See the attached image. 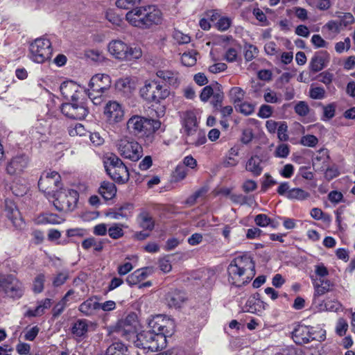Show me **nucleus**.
Segmentation results:
<instances>
[{"label": "nucleus", "instance_id": "f257e3e1", "mask_svg": "<svg viewBox=\"0 0 355 355\" xmlns=\"http://www.w3.org/2000/svg\"><path fill=\"white\" fill-rule=\"evenodd\" d=\"M227 273L230 284L241 286L248 283L254 275V263L247 255L238 256L228 266Z\"/></svg>", "mask_w": 355, "mask_h": 355}, {"label": "nucleus", "instance_id": "f03ea898", "mask_svg": "<svg viewBox=\"0 0 355 355\" xmlns=\"http://www.w3.org/2000/svg\"><path fill=\"white\" fill-rule=\"evenodd\" d=\"M125 19L132 26L148 28L160 23L162 12L154 6L137 7L127 12Z\"/></svg>", "mask_w": 355, "mask_h": 355}, {"label": "nucleus", "instance_id": "7ed1b4c3", "mask_svg": "<svg viewBox=\"0 0 355 355\" xmlns=\"http://www.w3.org/2000/svg\"><path fill=\"white\" fill-rule=\"evenodd\" d=\"M182 130L185 141L189 145L198 146L207 141L205 132L198 128L196 116L193 111L184 113Z\"/></svg>", "mask_w": 355, "mask_h": 355}, {"label": "nucleus", "instance_id": "20e7f679", "mask_svg": "<svg viewBox=\"0 0 355 355\" xmlns=\"http://www.w3.org/2000/svg\"><path fill=\"white\" fill-rule=\"evenodd\" d=\"M107 50L113 58L120 61H132L142 55L139 47L129 45L119 40H112L107 45Z\"/></svg>", "mask_w": 355, "mask_h": 355}, {"label": "nucleus", "instance_id": "39448f33", "mask_svg": "<svg viewBox=\"0 0 355 355\" xmlns=\"http://www.w3.org/2000/svg\"><path fill=\"white\" fill-rule=\"evenodd\" d=\"M104 166L107 173L115 182L121 184L129 180V173L126 166L116 155L111 154L104 160Z\"/></svg>", "mask_w": 355, "mask_h": 355}, {"label": "nucleus", "instance_id": "423d86ee", "mask_svg": "<svg viewBox=\"0 0 355 355\" xmlns=\"http://www.w3.org/2000/svg\"><path fill=\"white\" fill-rule=\"evenodd\" d=\"M292 338L298 345L306 344L312 340L322 341L325 339V331L320 328L298 324L292 331Z\"/></svg>", "mask_w": 355, "mask_h": 355}, {"label": "nucleus", "instance_id": "0eeeda50", "mask_svg": "<svg viewBox=\"0 0 355 355\" xmlns=\"http://www.w3.org/2000/svg\"><path fill=\"white\" fill-rule=\"evenodd\" d=\"M134 343L139 348L148 349L150 351H157L165 346V338L150 329L144 330L135 336Z\"/></svg>", "mask_w": 355, "mask_h": 355}, {"label": "nucleus", "instance_id": "6e6552de", "mask_svg": "<svg viewBox=\"0 0 355 355\" xmlns=\"http://www.w3.org/2000/svg\"><path fill=\"white\" fill-rule=\"evenodd\" d=\"M111 84V78L107 74L98 73L92 76L89 84L88 96L94 104L98 105L102 102V94L110 89Z\"/></svg>", "mask_w": 355, "mask_h": 355}, {"label": "nucleus", "instance_id": "1a4fd4ad", "mask_svg": "<svg viewBox=\"0 0 355 355\" xmlns=\"http://www.w3.org/2000/svg\"><path fill=\"white\" fill-rule=\"evenodd\" d=\"M78 196L76 190L61 188L52 196L53 205L59 211H71L76 207Z\"/></svg>", "mask_w": 355, "mask_h": 355}, {"label": "nucleus", "instance_id": "9d476101", "mask_svg": "<svg viewBox=\"0 0 355 355\" xmlns=\"http://www.w3.org/2000/svg\"><path fill=\"white\" fill-rule=\"evenodd\" d=\"M52 47L46 37L35 39L30 45V58L35 62L44 63L51 58Z\"/></svg>", "mask_w": 355, "mask_h": 355}, {"label": "nucleus", "instance_id": "9b49d317", "mask_svg": "<svg viewBox=\"0 0 355 355\" xmlns=\"http://www.w3.org/2000/svg\"><path fill=\"white\" fill-rule=\"evenodd\" d=\"M116 147L119 155L131 161H138L143 155L141 146L136 141L124 137L117 140Z\"/></svg>", "mask_w": 355, "mask_h": 355}, {"label": "nucleus", "instance_id": "f8f14e48", "mask_svg": "<svg viewBox=\"0 0 355 355\" xmlns=\"http://www.w3.org/2000/svg\"><path fill=\"white\" fill-rule=\"evenodd\" d=\"M141 96L150 102L159 103L166 98L170 91L167 86L163 85L159 81L153 80L146 83L141 90Z\"/></svg>", "mask_w": 355, "mask_h": 355}, {"label": "nucleus", "instance_id": "ddd939ff", "mask_svg": "<svg viewBox=\"0 0 355 355\" xmlns=\"http://www.w3.org/2000/svg\"><path fill=\"white\" fill-rule=\"evenodd\" d=\"M175 324L173 319L162 315H157L148 322V328L153 329L158 335L162 336L166 341V337L171 336L175 331Z\"/></svg>", "mask_w": 355, "mask_h": 355}, {"label": "nucleus", "instance_id": "4468645a", "mask_svg": "<svg viewBox=\"0 0 355 355\" xmlns=\"http://www.w3.org/2000/svg\"><path fill=\"white\" fill-rule=\"evenodd\" d=\"M38 187L46 195L53 196L62 188L60 174L55 171L43 173L39 180Z\"/></svg>", "mask_w": 355, "mask_h": 355}, {"label": "nucleus", "instance_id": "2eb2a0df", "mask_svg": "<svg viewBox=\"0 0 355 355\" xmlns=\"http://www.w3.org/2000/svg\"><path fill=\"white\" fill-rule=\"evenodd\" d=\"M61 112L67 117L76 120H82L88 114L85 103L80 100L71 101V103H62Z\"/></svg>", "mask_w": 355, "mask_h": 355}, {"label": "nucleus", "instance_id": "dca6fc26", "mask_svg": "<svg viewBox=\"0 0 355 355\" xmlns=\"http://www.w3.org/2000/svg\"><path fill=\"white\" fill-rule=\"evenodd\" d=\"M104 115L110 124H116L123 120L124 109L123 106L115 101H109L104 107Z\"/></svg>", "mask_w": 355, "mask_h": 355}, {"label": "nucleus", "instance_id": "f3484780", "mask_svg": "<svg viewBox=\"0 0 355 355\" xmlns=\"http://www.w3.org/2000/svg\"><path fill=\"white\" fill-rule=\"evenodd\" d=\"M29 164L30 158L27 155L24 153L17 154L8 162L7 173L12 175H19L28 166Z\"/></svg>", "mask_w": 355, "mask_h": 355}, {"label": "nucleus", "instance_id": "a211bd4d", "mask_svg": "<svg viewBox=\"0 0 355 355\" xmlns=\"http://www.w3.org/2000/svg\"><path fill=\"white\" fill-rule=\"evenodd\" d=\"M60 92L64 98L71 101H78L80 99L83 91L75 82L68 80L62 83L60 87Z\"/></svg>", "mask_w": 355, "mask_h": 355}, {"label": "nucleus", "instance_id": "6ab92c4d", "mask_svg": "<svg viewBox=\"0 0 355 355\" xmlns=\"http://www.w3.org/2000/svg\"><path fill=\"white\" fill-rule=\"evenodd\" d=\"M147 118L134 115L127 121V130L130 134L137 136L141 133H146Z\"/></svg>", "mask_w": 355, "mask_h": 355}, {"label": "nucleus", "instance_id": "aec40b11", "mask_svg": "<svg viewBox=\"0 0 355 355\" xmlns=\"http://www.w3.org/2000/svg\"><path fill=\"white\" fill-rule=\"evenodd\" d=\"M187 300V296L183 291L172 290L165 297L166 304L169 308L180 309Z\"/></svg>", "mask_w": 355, "mask_h": 355}, {"label": "nucleus", "instance_id": "412c9836", "mask_svg": "<svg viewBox=\"0 0 355 355\" xmlns=\"http://www.w3.org/2000/svg\"><path fill=\"white\" fill-rule=\"evenodd\" d=\"M329 61L330 55L327 51H318L312 57L309 63V68L313 73L320 71L327 66Z\"/></svg>", "mask_w": 355, "mask_h": 355}, {"label": "nucleus", "instance_id": "4be33fe9", "mask_svg": "<svg viewBox=\"0 0 355 355\" xmlns=\"http://www.w3.org/2000/svg\"><path fill=\"white\" fill-rule=\"evenodd\" d=\"M96 328V323L86 319H78L73 324L71 333L76 337L85 338L89 331Z\"/></svg>", "mask_w": 355, "mask_h": 355}, {"label": "nucleus", "instance_id": "5701e85b", "mask_svg": "<svg viewBox=\"0 0 355 355\" xmlns=\"http://www.w3.org/2000/svg\"><path fill=\"white\" fill-rule=\"evenodd\" d=\"M136 315L130 314L124 320L120 321L118 324L116 332L126 339H130L134 336L135 327L131 324L135 322Z\"/></svg>", "mask_w": 355, "mask_h": 355}, {"label": "nucleus", "instance_id": "b1692460", "mask_svg": "<svg viewBox=\"0 0 355 355\" xmlns=\"http://www.w3.org/2000/svg\"><path fill=\"white\" fill-rule=\"evenodd\" d=\"M5 211L7 217L11 220L13 225L16 227H21L24 222L21 214L15 203L10 200L5 201Z\"/></svg>", "mask_w": 355, "mask_h": 355}, {"label": "nucleus", "instance_id": "393cba45", "mask_svg": "<svg viewBox=\"0 0 355 355\" xmlns=\"http://www.w3.org/2000/svg\"><path fill=\"white\" fill-rule=\"evenodd\" d=\"M99 302L97 297L94 296L91 297L83 302H82L78 307V311L85 316L92 317L96 314L98 310Z\"/></svg>", "mask_w": 355, "mask_h": 355}, {"label": "nucleus", "instance_id": "a878e982", "mask_svg": "<svg viewBox=\"0 0 355 355\" xmlns=\"http://www.w3.org/2000/svg\"><path fill=\"white\" fill-rule=\"evenodd\" d=\"M64 221V218L49 212L40 214L35 218V223L37 225H59Z\"/></svg>", "mask_w": 355, "mask_h": 355}, {"label": "nucleus", "instance_id": "bb28decb", "mask_svg": "<svg viewBox=\"0 0 355 355\" xmlns=\"http://www.w3.org/2000/svg\"><path fill=\"white\" fill-rule=\"evenodd\" d=\"M263 159L259 156L252 155L247 161L245 169L254 176H259L263 171Z\"/></svg>", "mask_w": 355, "mask_h": 355}, {"label": "nucleus", "instance_id": "cd10ccee", "mask_svg": "<svg viewBox=\"0 0 355 355\" xmlns=\"http://www.w3.org/2000/svg\"><path fill=\"white\" fill-rule=\"evenodd\" d=\"M157 78L162 80L164 85H168L177 87L179 84L178 73L170 70H158L156 73Z\"/></svg>", "mask_w": 355, "mask_h": 355}, {"label": "nucleus", "instance_id": "c85d7f7f", "mask_svg": "<svg viewBox=\"0 0 355 355\" xmlns=\"http://www.w3.org/2000/svg\"><path fill=\"white\" fill-rule=\"evenodd\" d=\"M150 272L151 269L149 268L138 269L127 277L126 282L131 286L137 285L144 280Z\"/></svg>", "mask_w": 355, "mask_h": 355}, {"label": "nucleus", "instance_id": "c756f323", "mask_svg": "<svg viewBox=\"0 0 355 355\" xmlns=\"http://www.w3.org/2000/svg\"><path fill=\"white\" fill-rule=\"evenodd\" d=\"M51 300L46 298L37 302V306L34 309H28L26 312V315L28 317H37L42 315L46 310L51 306Z\"/></svg>", "mask_w": 355, "mask_h": 355}, {"label": "nucleus", "instance_id": "7c9ffc66", "mask_svg": "<svg viewBox=\"0 0 355 355\" xmlns=\"http://www.w3.org/2000/svg\"><path fill=\"white\" fill-rule=\"evenodd\" d=\"M100 194L106 200L112 199L116 193V189L114 183L103 182L99 188Z\"/></svg>", "mask_w": 355, "mask_h": 355}, {"label": "nucleus", "instance_id": "2f4dec72", "mask_svg": "<svg viewBox=\"0 0 355 355\" xmlns=\"http://www.w3.org/2000/svg\"><path fill=\"white\" fill-rule=\"evenodd\" d=\"M245 91L239 87H234L229 92L230 101L237 107L239 103H241L245 97Z\"/></svg>", "mask_w": 355, "mask_h": 355}, {"label": "nucleus", "instance_id": "473e14b6", "mask_svg": "<svg viewBox=\"0 0 355 355\" xmlns=\"http://www.w3.org/2000/svg\"><path fill=\"white\" fill-rule=\"evenodd\" d=\"M138 222L140 227L146 230H152L155 225L152 216L147 211H142L139 215Z\"/></svg>", "mask_w": 355, "mask_h": 355}, {"label": "nucleus", "instance_id": "72a5a7b5", "mask_svg": "<svg viewBox=\"0 0 355 355\" xmlns=\"http://www.w3.org/2000/svg\"><path fill=\"white\" fill-rule=\"evenodd\" d=\"M128 347L121 342H114L106 351V355H128Z\"/></svg>", "mask_w": 355, "mask_h": 355}, {"label": "nucleus", "instance_id": "f704fd0d", "mask_svg": "<svg viewBox=\"0 0 355 355\" xmlns=\"http://www.w3.org/2000/svg\"><path fill=\"white\" fill-rule=\"evenodd\" d=\"M263 302L255 297H250L245 305V311L257 313L261 311Z\"/></svg>", "mask_w": 355, "mask_h": 355}, {"label": "nucleus", "instance_id": "c9c22d12", "mask_svg": "<svg viewBox=\"0 0 355 355\" xmlns=\"http://www.w3.org/2000/svg\"><path fill=\"white\" fill-rule=\"evenodd\" d=\"M116 88L124 94H129L131 92L132 89L134 88L133 84L131 83V80L129 78H123L119 79L116 84Z\"/></svg>", "mask_w": 355, "mask_h": 355}, {"label": "nucleus", "instance_id": "e433bc0d", "mask_svg": "<svg viewBox=\"0 0 355 355\" xmlns=\"http://www.w3.org/2000/svg\"><path fill=\"white\" fill-rule=\"evenodd\" d=\"M197 55L198 53L194 50L184 52L181 56L182 63L187 67L194 66L197 61Z\"/></svg>", "mask_w": 355, "mask_h": 355}, {"label": "nucleus", "instance_id": "4c0bfd02", "mask_svg": "<svg viewBox=\"0 0 355 355\" xmlns=\"http://www.w3.org/2000/svg\"><path fill=\"white\" fill-rule=\"evenodd\" d=\"M24 293V287L22 283L19 280L15 284L11 285L8 289H6V293L11 297H21Z\"/></svg>", "mask_w": 355, "mask_h": 355}, {"label": "nucleus", "instance_id": "58836bf2", "mask_svg": "<svg viewBox=\"0 0 355 355\" xmlns=\"http://www.w3.org/2000/svg\"><path fill=\"white\" fill-rule=\"evenodd\" d=\"M286 197L291 200H303L309 197V193L300 188H294L289 191Z\"/></svg>", "mask_w": 355, "mask_h": 355}, {"label": "nucleus", "instance_id": "ea45409f", "mask_svg": "<svg viewBox=\"0 0 355 355\" xmlns=\"http://www.w3.org/2000/svg\"><path fill=\"white\" fill-rule=\"evenodd\" d=\"M332 286L329 280L320 279V284H314L315 295L320 296L330 291Z\"/></svg>", "mask_w": 355, "mask_h": 355}, {"label": "nucleus", "instance_id": "a19ab883", "mask_svg": "<svg viewBox=\"0 0 355 355\" xmlns=\"http://www.w3.org/2000/svg\"><path fill=\"white\" fill-rule=\"evenodd\" d=\"M264 101L268 103H279L282 101L281 95L268 88L263 94Z\"/></svg>", "mask_w": 355, "mask_h": 355}, {"label": "nucleus", "instance_id": "79ce46f5", "mask_svg": "<svg viewBox=\"0 0 355 355\" xmlns=\"http://www.w3.org/2000/svg\"><path fill=\"white\" fill-rule=\"evenodd\" d=\"M140 3L141 0H116L115 5L118 8L131 10Z\"/></svg>", "mask_w": 355, "mask_h": 355}, {"label": "nucleus", "instance_id": "37998d69", "mask_svg": "<svg viewBox=\"0 0 355 355\" xmlns=\"http://www.w3.org/2000/svg\"><path fill=\"white\" fill-rule=\"evenodd\" d=\"M45 282V276L43 274L37 275L33 283V291L35 293H40L44 290V284Z\"/></svg>", "mask_w": 355, "mask_h": 355}, {"label": "nucleus", "instance_id": "c03bdc74", "mask_svg": "<svg viewBox=\"0 0 355 355\" xmlns=\"http://www.w3.org/2000/svg\"><path fill=\"white\" fill-rule=\"evenodd\" d=\"M289 153L290 146L287 144L282 143L277 146L274 155L279 158H286Z\"/></svg>", "mask_w": 355, "mask_h": 355}, {"label": "nucleus", "instance_id": "a18cd8bd", "mask_svg": "<svg viewBox=\"0 0 355 355\" xmlns=\"http://www.w3.org/2000/svg\"><path fill=\"white\" fill-rule=\"evenodd\" d=\"M17 279L13 275H1L0 277V286L6 291V289H8L9 287L11 286L13 284H15V282H17Z\"/></svg>", "mask_w": 355, "mask_h": 355}, {"label": "nucleus", "instance_id": "49530a36", "mask_svg": "<svg viewBox=\"0 0 355 355\" xmlns=\"http://www.w3.org/2000/svg\"><path fill=\"white\" fill-rule=\"evenodd\" d=\"M254 222L257 225L260 227H267L271 225L273 227L275 226L272 224V220L266 214H260L255 216Z\"/></svg>", "mask_w": 355, "mask_h": 355}, {"label": "nucleus", "instance_id": "de8ad7c7", "mask_svg": "<svg viewBox=\"0 0 355 355\" xmlns=\"http://www.w3.org/2000/svg\"><path fill=\"white\" fill-rule=\"evenodd\" d=\"M277 137L281 141H286L288 140V125L286 122L281 121L279 122V125L277 130Z\"/></svg>", "mask_w": 355, "mask_h": 355}, {"label": "nucleus", "instance_id": "09e8293b", "mask_svg": "<svg viewBox=\"0 0 355 355\" xmlns=\"http://www.w3.org/2000/svg\"><path fill=\"white\" fill-rule=\"evenodd\" d=\"M108 234L113 239L121 238L123 235L122 225L115 223L108 229Z\"/></svg>", "mask_w": 355, "mask_h": 355}, {"label": "nucleus", "instance_id": "8fccbe9b", "mask_svg": "<svg viewBox=\"0 0 355 355\" xmlns=\"http://www.w3.org/2000/svg\"><path fill=\"white\" fill-rule=\"evenodd\" d=\"M244 49V57L246 61H251L259 53L258 49L252 44H246Z\"/></svg>", "mask_w": 355, "mask_h": 355}, {"label": "nucleus", "instance_id": "3c124183", "mask_svg": "<svg viewBox=\"0 0 355 355\" xmlns=\"http://www.w3.org/2000/svg\"><path fill=\"white\" fill-rule=\"evenodd\" d=\"M212 100L211 104L217 110H218L219 107H221L222 103L224 98L223 92L218 88L217 90L214 91V94H212Z\"/></svg>", "mask_w": 355, "mask_h": 355}, {"label": "nucleus", "instance_id": "603ef678", "mask_svg": "<svg viewBox=\"0 0 355 355\" xmlns=\"http://www.w3.org/2000/svg\"><path fill=\"white\" fill-rule=\"evenodd\" d=\"M188 170L184 165L179 164L176 166L175 170L173 173V177L175 181H180L184 180L187 175Z\"/></svg>", "mask_w": 355, "mask_h": 355}, {"label": "nucleus", "instance_id": "864d4df0", "mask_svg": "<svg viewBox=\"0 0 355 355\" xmlns=\"http://www.w3.org/2000/svg\"><path fill=\"white\" fill-rule=\"evenodd\" d=\"M318 142V138L313 135L303 136L300 139V144L304 146L314 147Z\"/></svg>", "mask_w": 355, "mask_h": 355}, {"label": "nucleus", "instance_id": "5fc2aeb1", "mask_svg": "<svg viewBox=\"0 0 355 355\" xmlns=\"http://www.w3.org/2000/svg\"><path fill=\"white\" fill-rule=\"evenodd\" d=\"M173 35L175 40L180 44H188L191 41V37L189 35L184 34L180 31L175 30Z\"/></svg>", "mask_w": 355, "mask_h": 355}, {"label": "nucleus", "instance_id": "6e6d98bb", "mask_svg": "<svg viewBox=\"0 0 355 355\" xmlns=\"http://www.w3.org/2000/svg\"><path fill=\"white\" fill-rule=\"evenodd\" d=\"M86 133L85 127L80 123H76L74 126H71L69 128V134L71 137L83 136Z\"/></svg>", "mask_w": 355, "mask_h": 355}, {"label": "nucleus", "instance_id": "4d7b16f0", "mask_svg": "<svg viewBox=\"0 0 355 355\" xmlns=\"http://www.w3.org/2000/svg\"><path fill=\"white\" fill-rule=\"evenodd\" d=\"M311 42L316 49L327 48L329 43L326 42L320 35H313L311 37Z\"/></svg>", "mask_w": 355, "mask_h": 355}, {"label": "nucleus", "instance_id": "13d9d810", "mask_svg": "<svg viewBox=\"0 0 355 355\" xmlns=\"http://www.w3.org/2000/svg\"><path fill=\"white\" fill-rule=\"evenodd\" d=\"M338 17L340 19L338 21L340 24L341 26L344 27L352 24L355 20L352 14L349 12L343 13L342 15H338Z\"/></svg>", "mask_w": 355, "mask_h": 355}, {"label": "nucleus", "instance_id": "bf43d9fd", "mask_svg": "<svg viewBox=\"0 0 355 355\" xmlns=\"http://www.w3.org/2000/svg\"><path fill=\"white\" fill-rule=\"evenodd\" d=\"M295 112L301 116H305L309 112V107L304 101H300L295 106Z\"/></svg>", "mask_w": 355, "mask_h": 355}, {"label": "nucleus", "instance_id": "052dcab7", "mask_svg": "<svg viewBox=\"0 0 355 355\" xmlns=\"http://www.w3.org/2000/svg\"><path fill=\"white\" fill-rule=\"evenodd\" d=\"M85 55L87 58H89L91 60L96 61V62L102 61L104 58L103 55L102 54V52L97 49L87 50L85 52Z\"/></svg>", "mask_w": 355, "mask_h": 355}, {"label": "nucleus", "instance_id": "680f3d73", "mask_svg": "<svg viewBox=\"0 0 355 355\" xmlns=\"http://www.w3.org/2000/svg\"><path fill=\"white\" fill-rule=\"evenodd\" d=\"M351 46V40L346 37L343 42H338L335 44V50L338 53H342L344 51H347Z\"/></svg>", "mask_w": 355, "mask_h": 355}, {"label": "nucleus", "instance_id": "e2e57ef3", "mask_svg": "<svg viewBox=\"0 0 355 355\" xmlns=\"http://www.w3.org/2000/svg\"><path fill=\"white\" fill-rule=\"evenodd\" d=\"M237 107H239V111L245 115L251 114L254 110V105L248 102H241L239 103Z\"/></svg>", "mask_w": 355, "mask_h": 355}, {"label": "nucleus", "instance_id": "0e129e2a", "mask_svg": "<svg viewBox=\"0 0 355 355\" xmlns=\"http://www.w3.org/2000/svg\"><path fill=\"white\" fill-rule=\"evenodd\" d=\"M348 328V324L347 321L343 318H339L336 327V332L339 336H342L345 334Z\"/></svg>", "mask_w": 355, "mask_h": 355}, {"label": "nucleus", "instance_id": "69168bd1", "mask_svg": "<svg viewBox=\"0 0 355 355\" xmlns=\"http://www.w3.org/2000/svg\"><path fill=\"white\" fill-rule=\"evenodd\" d=\"M272 112L273 109L271 106L268 105H262L259 107L258 116L262 119H267L272 115Z\"/></svg>", "mask_w": 355, "mask_h": 355}, {"label": "nucleus", "instance_id": "338daca9", "mask_svg": "<svg viewBox=\"0 0 355 355\" xmlns=\"http://www.w3.org/2000/svg\"><path fill=\"white\" fill-rule=\"evenodd\" d=\"M277 184V182L268 173L264 175V180L263 182L261 189L266 191L270 187Z\"/></svg>", "mask_w": 355, "mask_h": 355}, {"label": "nucleus", "instance_id": "774afa93", "mask_svg": "<svg viewBox=\"0 0 355 355\" xmlns=\"http://www.w3.org/2000/svg\"><path fill=\"white\" fill-rule=\"evenodd\" d=\"M325 90L321 87H316L310 89V96L313 99H322L324 97Z\"/></svg>", "mask_w": 355, "mask_h": 355}]
</instances>
